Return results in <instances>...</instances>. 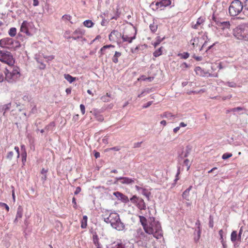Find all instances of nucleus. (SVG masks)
<instances>
[{
    "mask_svg": "<svg viewBox=\"0 0 248 248\" xmlns=\"http://www.w3.org/2000/svg\"><path fill=\"white\" fill-rule=\"evenodd\" d=\"M102 213V217L105 222L110 223L113 228L118 231H122L124 229V225L121 221L117 213L107 210H104Z\"/></svg>",
    "mask_w": 248,
    "mask_h": 248,
    "instance_id": "obj_1",
    "label": "nucleus"
},
{
    "mask_svg": "<svg viewBox=\"0 0 248 248\" xmlns=\"http://www.w3.org/2000/svg\"><path fill=\"white\" fill-rule=\"evenodd\" d=\"M145 232L149 234H152L157 239L163 237L162 230L160 223L155 220L154 217L149 218L148 224L144 229Z\"/></svg>",
    "mask_w": 248,
    "mask_h": 248,
    "instance_id": "obj_2",
    "label": "nucleus"
},
{
    "mask_svg": "<svg viewBox=\"0 0 248 248\" xmlns=\"http://www.w3.org/2000/svg\"><path fill=\"white\" fill-rule=\"evenodd\" d=\"M11 66L12 68L11 71L6 68L4 73L5 80L9 82L13 83L19 79L21 74L18 67L14 65Z\"/></svg>",
    "mask_w": 248,
    "mask_h": 248,
    "instance_id": "obj_3",
    "label": "nucleus"
},
{
    "mask_svg": "<svg viewBox=\"0 0 248 248\" xmlns=\"http://www.w3.org/2000/svg\"><path fill=\"white\" fill-rule=\"evenodd\" d=\"M234 35L239 40H248V24L238 26L234 31Z\"/></svg>",
    "mask_w": 248,
    "mask_h": 248,
    "instance_id": "obj_4",
    "label": "nucleus"
},
{
    "mask_svg": "<svg viewBox=\"0 0 248 248\" xmlns=\"http://www.w3.org/2000/svg\"><path fill=\"white\" fill-rule=\"evenodd\" d=\"M244 5L239 0L232 1L229 8V13L232 16L238 15L242 11Z\"/></svg>",
    "mask_w": 248,
    "mask_h": 248,
    "instance_id": "obj_5",
    "label": "nucleus"
},
{
    "mask_svg": "<svg viewBox=\"0 0 248 248\" xmlns=\"http://www.w3.org/2000/svg\"><path fill=\"white\" fill-rule=\"evenodd\" d=\"M0 61L9 66H13L15 63V60L12 54L4 50H0Z\"/></svg>",
    "mask_w": 248,
    "mask_h": 248,
    "instance_id": "obj_6",
    "label": "nucleus"
},
{
    "mask_svg": "<svg viewBox=\"0 0 248 248\" xmlns=\"http://www.w3.org/2000/svg\"><path fill=\"white\" fill-rule=\"evenodd\" d=\"M136 34V31L133 28H127L122 35L123 40L124 42H127L130 43L135 39Z\"/></svg>",
    "mask_w": 248,
    "mask_h": 248,
    "instance_id": "obj_7",
    "label": "nucleus"
},
{
    "mask_svg": "<svg viewBox=\"0 0 248 248\" xmlns=\"http://www.w3.org/2000/svg\"><path fill=\"white\" fill-rule=\"evenodd\" d=\"M34 27V25L32 22H28L24 20L21 24L20 26V31L21 32L25 33L27 36L31 35L30 30Z\"/></svg>",
    "mask_w": 248,
    "mask_h": 248,
    "instance_id": "obj_8",
    "label": "nucleus"
},
{
    "mask_svg": "<svg viewBox=\"0 0 248 248\" xmlns=\"http://www.w3.org/2000/svg\"><path fill=\"white\" fill-rule=\"evenodd\" d=\"M0 46L2 48H11L14 47L12 38L6 37L0 40Z\"/></svg>",
    "mask_w": 248,
    "mask_h": 248,
    "instance_id": "obj_9",
    "label": "nucleus"
},
{
    "mask_svg": "<svg viewBox=\"0 0 248 248\" xmlns=\"http://www.w3.org/2000/svg\"><path fill=\"white\" fill-rule=\"evenodd\" d=\"M121 38H122L121 33L116 30L112 31L108 36L109 41L113 42H118Z\"/></svg>",
    "mask_w": 248,
    "mask_h": 248,
    "instance_id": "obj_10",
    "label": "nucleus"
},
{
    "mask_svg": "<svg viewBox=\"0 0 248 248\" xmlns=\"http://www.w3.org/2000/svg\"><path fill=\"white\" fill-rule=\"evenodd\" d=\"M117 181H120L122 184L129 185L134 183V180L129 177H118L116 178Z\"/></svg>",
    "mask_w": 248,
    "mask_h": 248,
    "instance_id": "obj_11",
    "label": "nucleus"
},
{
    "mask_svg": "<svg viewBox=\"0 0 248 248\" xmlns=\"http://www.w3.org/2000/svg\"><path fill=\"white\" fill-rule=\"evenodd\" d=\"M84 32L80 29H76L73 33V36L71 37L73 39L76 40L81 38Z\"/></svg>",
    "mask_w": 248,
    "mask_h": 248,
    "instance_id": "obj_12",
    "label": "nucleus"
},
{
    "mask_svg": "<svg viewBox=\"0 0 248 248\" xmlns=\"http://www.w3.org/2000/svg\"><path fill=\"white\" fill-rule=\"evenodd\" d=\"M171 3L170 0H162L160 1L156 2L155 5L157 8H162L163 7H167L170 5Z\"/></svg>",
    "mask_w": 248,
    "mask_h": 248,
    "instance_id": "obj_13",
    "label": "nucleus"
},
{
    "mask_svg": "<svg viewBox=\"0 0 248 248\" xmlns=\"http://www.w3.org/2000/svg\"><path fill=\"white\" fill-rule=\"evenodd\" d=\"M23 215V209L22 207L19 206L17 208V212L16 214V218L14 220V222L16 223L18 221L19 219H20L22 217Z\"/></svg>",
    "mask_w": 248,
    "mask_h": 248,
    "instance_id": "obj_14",
    "label": "nucleus"
},
{
    "mask_svg": "<svg viewBox=\"0 0 248 248\" xmlns=\"http://www.w3.org/2000/svg\"><path fill=\"white\" fill-rule=\"evenodd\" d=\"M217 25L219 27H220L223 30L225 29H229L230 27V22L228 21H224L222 22H217Z\"/></svg>",
    "mask_w": 248,
    "mask_h": 248,
    "instance_id": "obj_15",
    "label": "nucleus"
},
{
    "mask_svg": "<svg viewBox=\"0 0 248 248\" xmlns=\"http://www.w3.org/2000/svg\"><path fill=\"white\" fill-rule=\"evenodd\" d=\"M137 207L140 210H145L146 208V204L144 200L140 198L139 199L138 203H137Z\"/></svg>",
    "mask_w": 248,
    "mask_h": 248,
    "instance_id": "obj_16",
    "label": "nucleus"
},
{
    "mask_svg": "<svg viewBox=\"0 0 248 248\" xmlns=\"http://www.w3.org/2000/svg\"><path fill=\"white\" fill-rule=\"evenodd\" d=\"M194 70H195V72H196V74L197 75L201 76V77L205 76V73L200 67H199V66L196 67Z\"/></svg>",
    "mask_w": 248,
    "mask_h": 248,
    "instance_id": "obj_17",
    "label": "nucleus"
},
{
    "mask_svg": "<svg viewBox=\"0 0 248 248\" xmlns=\"http://www.w3.org/2000/svg\"><path fill=\"white\" fill-rule=\"evenodd\" d=\"M204 20L203 18L199 17L196 22V23L192 26V28L195 29H198L199 27L203 23Z\"/></svg>",
    "mask_w": 248,
    "mask_h": 248,
    "instance_id": "obj_18",
    "label": "nucleus"
},
{
    "mask_svg": "<svg viewBox=\"0 0 248 248\" xmlns=\"http://www.w3.org/2000/svg\"><path fill=\"white\" fill-rule=\"evenodd\" d=\"M93 241L94 245L97 247V248H101V246L99 242V238L96 232L93 234Z\"/></svg>",
    "mask_w": 248,
    "mask_h": 248,
    "instance_id": "obj_19",
    "label": "nucleus"
},
{
    "mask_svg": "<svg viewBox=\"0 0 248 248\" xmlns=\"http://www.w3.org/2000/svg\"><path fill=\"white\" fill-rule=\"evenodd\" d=\"M121 55H122L121 52H120L118 51H115V54L112 58V62L115 63H118V58L120 57H121Z\"/></svg>",
    "mask_w": 248,
    "mask_h": 248,
    "instance_id": "obj_20",
    "label": "nucleus"
},
{
    "mask_svg": "<svg viewBox=\"0 0 248 248\" xmlns=\"http://www.w3.org/2000/svg\"><path fill=\"white\" fill-rule=\"evenodd\" d=\"M161 117L162 118H166L169 119H171V118H175V116L173 115L171 113L169 112H165L162 114H161Z\"/></svg>",
    "mask_w": 248,
    "mask_h": 248,
    "instance_id": "obj_21",
    "label": "nucleus"
},
{
    "mask_svg": "<svg viewBox=\"0 0 248 248\" xmlns=\"http://www.w3.org/2000/svg\"><path fill=\"white\" fill-rule=\"evenodd\" d=\"M140 222L141 223L143 229L145 228V226H147L148 223L147 222V219L145 217L140 216H139Z\"/></svg>",
    "mask_w": 248,
    "mask_h": 248,
    "instance_id": "obj_22",
    "label": "nucleus"
},
{
    "mask_svg": "<svg viewBox=\"0 0 248 248\" xmlns=\"http://www.w3.org/2000/svg\"><path fill=\"white\" fill-rule=\"evenodd\" d=\"M88 217L87 216H84L83 218L81 221V227L82 229H85L87 226Z\"/></svg>",
    "mask_w": 248,
    "mask_h": 248,
    "instance_id": "obj_23",
    "label": "nucleus"
},
{
    "mask_svg": "<svg viewBox=\"0 0 248 248\" xmlns=\"http://www.w3.org/2000/svg\"><path fill=\"white\" fill-rule=\"evenodd\" d=\"M108 248H124L123 245L121 243H113L109 245Z\"/></svg>",
    "mask_w": 248,
    "mask_h": 248,
    "instance_id": "obj_24",
    "label": "nucleus"
},
{
    "mask_svg": "<svg viewBox=\"0 0 248 248\" xmlns=\"http://www.w3.org/2000/svg\"><path fill=\"white\" fill-rule=\"evenodd\" d=\"M83 24L87 28H92L94 25V23L91 20H86L83 22Z\"/></svg>",
    "mask_w": 248,
    "mask_h": 248,
    "instance_id": "obj_25",
    "label": "nucleus"
},
{
    "mask_svg": "<svg viewBox=\"0 0 248 248\" xmlns=\"http://www.w3.org/2000/svg\"><path fill=\"white\" fill-rule=\"evenodd\" d=\"M238 234L236 231H233L231 234V240L232 242H234L237 240Z\"/></svg>",
    "mask_w": 248,
    "mask_h": 248,
    "instance_id": "obj_26",
    "label": "nucleus"
},
{
    "mask_svg": "<svg viewBox=\"0 0 248 248\" xmlns=\"http://www.w3.org/2000/svg\"><path fill=\"white\" fill-rule=\"evenodd\" d=\"M192 186H190L189 187L187 188L183 193V197L184 198L186 199H187V198L189 196V193L190 190L192 189Z\"/></svg>",
    "mask_w": 248,
    "mask_h": 248,
    "instance_id": "obj_27",
    "label": "nucleus"
},
{
    "mask_svg": "<svg viewBox=\"0 0 248 248\" xmlns=\"http://www.w3.org/2000/svg\"><path fill=\"white\" fill-rule=\"evenodd\" d=\"M64 77L70 83H72L76 80V78L73 77L69 74H64Z\"/></svg>",
    "mask_w": 248,
    "mask_h": 248,
    "instance_id": "obj_28",
    "label": "nucleus"
},
{
    "mask_svg": "<svg viewBox=\"0 0 248 248\" xmlns=\"http://www.w3.org/2000/svg\"><path fill=\"white\" fill-rule=\"evenodd\" d=\"M8 34L11 37H14L16 34V29L13 27L10 29L8 31Z\"/></svg>",
    "mask_w": 248,
    "mask_h": 248,
    "instance_id": "obj_29",
    "label": "nucleus"
},
{
    "mask_svg": "<svg viewBox=\"0 0 248 248\" xmlns=\"http://www.w3.org/2000/svg\"><path fill=\"white\" fill-rule=\"evenodd\" d=\"M190 43L193 46V48L197 47L198 45L199 39L198 38H194L190 40Z\"/></svg>",
    "mask_w": 248,
    "mask_h": 248,
    "instance_id": "obj_30",
    "label": "nucleus"
},
{
    "mask_svg": "<svg viewBox=\"0 0 248 248\" xmlns=\"http://www.w3.org/2000/svg\"><path fill=\"white\" fill-rule=\"evenodd\" d=\"M162 48L163 47L161 46L160 48H159L157 50H155L153 53V55L155 57H157L162 55Z\"/></svg>",
    "mask_w": 248,
    "mask_h": 248,
    "instance_id": "obj_31",
    "label": "nucleus"
},
{
    "mask_svg": "<svg viewBox=\"0 0 248 248\" xmlns=\"http://www.w3.org/2000/svg\"><path fill=\"white\" fill-rule=\"evenodd\" d=\"M114 47V46L112 45H108L104 46L100 50V52L101 53V55H103L104 54V51L106 49L108 48H110V47Z\"/></svg>",
    "mask_w": 248,
    "mask_h": 248,
    "instance_id": "obj_32",
    "label": "nucleus"
},
{
    "mask_svg": "<svg viewBox=\"0 0 248 248\" xmlns=\"http://www.w3.org/2000/svg\"><path fill=\"white\" fill-rule=\"evenodd\" d=\"M140 199V198H139L136 196L134 195L131 198H130V200L132 203L137 205V203H138L139 199Z\"/></svg>",
    "mask_w": 248,
    "mask_h": 248,
    "instance_id": "obj_33",
    "label": "nucleus"
},
{
    "mask_svg": "<svg viewBox=\"0 0 248 248\" xmlns=\"http://www.w3.org/2000/svg\"><path fill=\"white\" fill-rule=\"evenodd\" d=\"M110 96V94L108 93H107L105 95L102 96L101 97V99L104 102H108L109 101V98Z\"/></svg>",
    "mask_w": 248,
    "mask_h": 248,
    "instance_id": "obj_34",
    "label": "nucleus"
},
{
    "mask_svg": "<svg viewBox=\"0 0 248 248\" xmlns=\"http://www.w3.org/2000/svg\"><path fill=\"white\" fill-rule=\"evenodd\" d=\"M141 193L142 195H143L148 198H149L151 194L150 192L147 189L144 188L143 189H142Z\"/></svg>",
    "mask_w": 248,
    "mask_h": 248,
    "instance_id": "obj_35",
    "label": "nucleus"
},
{
    "mask_svg": "<svg viewBox=\"0 0 248 248\" xmlns=\"http://www.w3.org/2000/svg\"><path fill=\"white\" fill-rule=\"evenodd\" d=\"M27 156V154L25 151V149H24V151L21 154L22 162L23 165L25 164V163L26 161Z\"/></svg>",
    "mask_w": 248,
    "mask_h": 248,
    "instance_id": "obj_36",
    "label": "nucleus"
},
{
    "mask_svg": "<svg viewBox=\"0 0 248 248\" xmlns=\"http://www.w3.org/2000/svg\"><path fill=\"white\" fill-rule=\"evenodd\" d=\"M181 59H186L189 57V54L188 52H184L183 53H180L178 54Z\"/></svg>",
    "mask_w": 248,
    "mask_h": 248,
    "instance_id": "obj_37",
    "label": "nucleus"
},
{
    "mask_svg": "<svg viewBox=\"0 0 248 248\" xmlns=\"http://www.w3.org/2000/svg\"><path fill=\"white\" fill-rule=\"evenodd\" d=\"M139 237L140 239H142L143 240H144V241L148 240V238H147V235L145 234V233H144L142 232H141L140 235L139 236Z\"/></svg>",
    "mask_w": 248,
    "mask_h": 248,
    "instance_id": "obj_38",
    "label": "nucleus"
},
{
    "mask_svg": "<svg viewBox=\"0 0 248 248\" xmlns=\"http://www.w3.org/2000/svg\"><path fill=\"white\" fill-rule=\"evenodd\" d=\"M94 115L95 116L96 119L97 121H98L99 122L103 121L104 117H103V115L99 114H97V113H95Z\"/></svg>",
    "mask_w": 248,
    "mask_h": 248,
    "instance_id": "obj_39",
    "label": "nucleus"
},
{
    "mask_svg": "<svg viewBox=\"0 0 248 248\" xmlns=\"http://www.w3.org/2000/svg\"><path fill=\"white\" fill-rule=\"evenodd\" d=\"M184 165L187 167L186 170H189L190 167V161H189V159H186L184 161Z\"/></svg>",
    "mask_w": 248,
    "mask_h": 248,
    "instance_id": "obj_40",
    "label": "nucleus"
},
{
    "mask_svg": "<svg viewBox=\"0 0 248 248\" xmlns=\"http://www.w3.org/2000/svg\"><path fill=\"white\" fill-rule=\"evenodd\" d=\"M232 154L231 153H225L222 156V158L223 159H227L231 157H232Z\"/></svg>",
    "mask_w": 248,
    "mask_h": 248,
    "instance_id": "obj_41",
    "label": "nucleus"
},
{
    "mask_svg": "<svg viewBox=\"0 0 248 248\" xmlns=\"http://www.w3.org/2000/svg\"><path fill=\"white\" fill-rule=\"evenodd\" d=\"M62 18L64 20L70 21L72 18V16L69 15H64L62 16Z\"/></svg>",
    "mask_w": 248,
    "mask_h": 248,
    "instance_id": "obj_42",
    "label": "nucleus"
},
{
    "mask_svg": "<svg viewBox=\"0 0 248 248\" xmlns=\"http://www.w3.org/2000/svg\"><path fill=\"white\" fill-rule=\"evenodd\" d=\"M150 29L153 32H155L157 29V26L154 24L150 25Z\"/></svg>",
    "mask_w": 248,
    "mask_h": 248,
    "instance_id": "obj_43",
    "label": "nucleus"
},
{
    "mask_svg": "<svg viewBox=\"0 0 248 248\" xmlns=\"http://www.w3.org/2000/svg\"><path fill=\"white\" fill-rule=\"evenodd\" d=\"M244 109V108L240 107H238L236 108H232L231 109V111L232 112H235L236 111H241V110H243Z\"/></svg>",
    "mask_w": 248,
    "mask_h": 248,
    "instance_id": "obj_44",
    "label": "nucleus"
},
{
    "mask_svg": "<svg viewBox=\"0 0 248 248\" xmlns=\"http://www.w3.org/2000/svg\"><path fill=\"white\" fill-rule=\"evenodd\" d=\"M0 206L5 208L7 212L9 211V207L8 205L4 202H0Z\"/></svg>",
    "mask_w": 248,
    "mask_h": 248,
    "instance_id": "obj_45",
    "label": "nucleus"
},
{
    "mask_svg": "<svg viewBox=\"0 0 248 248\" xmlns=\"http://www.w3.org/2000/svg\"><path fill=\"white\" fill-rule=\"evenodd\" d=\"M8 109H9V107L8 106V105H5L0 107V111L4 110L3 115H4V114L5 113V111Z\"/></svg>",
    "mask_w": 248,
    "mask_h": 248,
    "instance_id": "obj_46",
    "label": "nucleus"
},
{
    "mask_svg": "<svg viewBox=\"0 0 248 248\" xmlns=\"http://www.w3.org/2000/svg\"><path fill=\"white\" fill-rule=\"evenodd\" d=\"M13 155H14V153L13 152L11 151V152H9L8 154H7V155L6 156V158L8 159H9V160H11L13 157Z\"/></svg>",
    "mask_w": 248,
    "mask_h": 248,
    "instance_id": "obj_47",
    "label": "nucleus"
},
{
    "mask_svg": "<svg viewBox=\"0 0 248 248\" xmlns=\"http://www.w3.org/2000/svg\"><path fill=\"white\" fill-rule=\"evenodd\" d=\"M114 195L118 198L121 199L124 194L120 192H116L114 193Z\"/></svg>",
    "mask_w": 248,
    "mask_h": 248,
    "instance_id": "obj_48",
    "label": "nucleus"
},
{
    "mask_svg": "<svg viewBox=\"0 0 248 248\" xmlns=\"http://www.w3.org/2000/svg\"><path fill=\"white\" fill-rule=\"evenodd\" d=\"M121 200L124 202H127L129 201L128 198L124 195H123Z\"/></svg>",
    "mask_w": 248,
    "mask_h": 248,
    "instance_id": "obj_49",
    "label": "nucleus"
},
{
    "mask_svg": "<svg viewBox=\"0 0 248 248\" xmlns=\"http://www.w3.org/2000/svg\"><path fill=\"white\" fill-rule=\"evenodd\" d=\"M80 109L81 111V113L82 115H84L85 113V107L84 105L81 104L80 105Z\"/></svg>",
    "mask_w": 248,
    "mask_h": 248,
    "instance_id": "obj_50",
    "label": "nucleus"
},
{
    "mask_svg": "<svg viewBox=\"0 0 248 248\" xmlns=\"http://www.w3.org/2000/svg\"><path fill=\"white\" fill-rule=\"evenodd\" d=\"M15 150H16V152L17 153V158H18L19 157V156H20L19 149L18 147L16 146L15 147Z\"/></svg>",
    "mask_w": 248,
    "mask_h": 248,
    "instance_id": "obj_51",
    "label": "nucleus"
},
{
    "mask_svg": "<svg viewBox=\"0 0 248 248\" xmlns=\"http://www.w3.org/2000/svg\"><path fill=\"white\" fill-rule=\"evenodd\" d=\"M153 102L152 101H149L146 104H145L143 106V108H147L150 106L152 104Z\"/></svg>",
    "mask_w": 248,
    "mask_h": 248,
    "instance_id": "obj_52",
    "label": "nucleus"
},
{
    "mask_svg": "<svg viewBox=\"0 0 248 248\" xmlns=\"http://www.w3.org/2000/svg\"><path fill=\"white\" fill-rule=\"evenodd\" d=\"M81 189L80 187H79V186L77 187L76 190L74 192L75 194L77 195L81 191Z\"/></svg>",
    "mask_w": 248,
    "mask_h": 248,
    "instance_id": "obj_53",
    "label": "nucleus"
},
{
    "mask_svg": "<svg viewBox=\"0 0 248 248\" xmlns=\"http://www.w3.org/2000/svg\"><path fill=\"white\" fill-rule=\"evenodd\" d=\"M243 1L244 3V6L248 10V0H243Z\"/></svg>",
    "mask_w": 248,
    "mask_h": 248,
    "instance_id": "obj_54",
    "label": "nucleus"
},
{
    "mask_svg": "<svg viewBox=\"0 0 248 248\" xmlns=\"http://www.w3.org/2000/svg\"><path fill=\"white\" fill-rule=\"evenodd\" d=\"M47 170H45L44 168H43L41 171V173L42 174L44 175L45 174L46 175L47 173Z\"/></svg>",
    "mask_w": 248,
    "mask_h": 248,
    "instance_id": "obj_55",
    "label": "nucleus"
},
{
    "mask_svg": "<svg viewBox=\"0 0 248 248\" xmlns=\"http://www.w3.org/2000/svg\"><path fill=\"white\" fill-rule=\"evenodd\" d=\"M79 119V115L76 114L75 116H73V120H74L75 122L78 121Z\"/></svg>",
    "mask_w": 248,
    "mask_h": 248,
    "instance_id": "obj_56",
    "label": "nucleus"
},
{
    "mask_svg": "<svg viewBox=\"0 0 248 248\" xmlns=\"http://www.w3.org/2000/svg\"><path fill=\"white\" fill-rule=\"evenodd\" d=\"M223 230H219V235L220 236V240L223 239Z\"/></svg>",
    "mask_w": 248,
    "mask_h": 248,
    "instance_id": "obj_57",
    "label": "nucleus"
},
{
    "mask_svg": "<svg viewBox=\"0 0 248 248\" xmlns=\"http://www.w3.org/2000/svg\"><path fill=\"white\" fill-rule=\"evenodd\" d=\"M33 5L34 6H37L39 5L38 0H33Z\"/></svg>",
    "mask_w": 248,
    "mask_h": 248,
    "instance_id": "obj_58",
    "label": "nucleus"
},
{
    "mask_svg": "<svg viewBox=\"0 0 248 248\" xmlns=\"http://www.w3.org/2000/svg\"><path fill=\"white\" fill-rule=\"evenodd\" d=\"M221 242L222 244L223 248H227V245L225 243V241H224V239L221 240Z\"/></svg>",
    "mask_w": 248,
    "mask_h": 248,
    "instance_id": "obj_59",
    "label": "nucleus"
},
{
    "mask_svg": "<svg viewBox=\"0 0 248 248\" xmlns=\"http://www.w3.org/2000/svg\"><path fill=\"white\" fill-rule=\"evenodd\" d=\"M209 227H211V228H213V226H214V223H213V219H210V221H209Z\"/></svg>",
    "mask_w": 248,
    "mask_h": 248,
    "instance_id": "obj_60",
    "label": "nucleus"
},
{
    "mask_svg": "<svg viewBox=\"0 0 248 248\" xmlns=\"http://www.w3.org/2000/svg\"><path fill=\"white\" fill-rule=\"evenodd\" d=\"M72 202L74 204V207L76 208L77 203H76V198H74V197H73V199H72Z\"/></svg>",
    "mask_w": 248,
    "mask_h": 248,
    "instance_id": "obj_61",
    "label": "nucleus"
},
{
    "mask_svg": "<svg viewBox=\"0 0 248 248\" xmlns=\"http://www.w3.org/2000/svg\"><path fill=\"white\" fill-rule=\"evenodd\" d=\"M94 157L96 158H99L100 157V153L97 152H95L94 153Z\"/></svg>",
    "mask_w": 248,
    "mask_h": 248,
    "instance_id": "obj_62",
    "label": "nucleus"
},
{
    "mask_svg": "<svg viewBox=\"0 0 248 248\" xmlns=\"http://www.w3.org/2000/svg\"><path fill=\"white\" fill-rule=\"evenodd\" d=\"M180 129V126L176 127L173 129V132L176 133Z\"/></svg>",
    "mask_w": 248,
    "mask_h": 248,
    "instance_id": "obj_63",
    "label": "nucleus"
},
{
    "mask_svg": "<svg viewBox=\"0 0 248 248\" xmlns=\"http://www.w3.org/2000/svg\"><path fill=\"white\" fill-rule=\"evenodd\" d=\"M160 41H158L155 42L154 44H153V45L155 47L160 44Z\"/></svg>",
    "mask_w": 248,
    "mask_h": 248,
    "instance_id": "obj_64",
    "label": "nucleus"
}]
</instances>
